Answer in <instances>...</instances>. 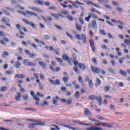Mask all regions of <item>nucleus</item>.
<instances>
[{
    "mask_svg": "<svg viewBox=\"0 0 130 130\" xmlns=\"http://www.w3.org/2000/svg\"><path fill=\"white\" fill-rule=\"evenodd\" d=\"M90 12L91 13H96V14H99V15H101V12H100V11H98L95 9V8H92L91 9H90Z\"/></svg>",
    "mask_w": 130,
    "mask_h": 130,
    "instance_id": "nucleus-17",
    "label": "nucleus"
},
{
    "mask_svg": "<svg viewBox=\"0 0 130 130\" xmlns=\"http://www.w3.org/2000/svg\"><path fill=\"white\" fill-rule=\"evenodd\" d=\"M78 81L82 86H84V81H83V79L82 78V76H79L78 77Z\"/></svg>",
    "mask_w": 130,
    "mask_h": 130,
    "instance_id": "nucleus-32",
    "label": "nucleus"
},
{
    "mask_svg": "<svg viewBox=\"0 0 130 130\" xmlns=\"http://www.w3.org/2000/svg\"><path fill=\"white\" fill-rule=\"evenodd\" d=\"M33 3L35 5H40V6L44 5V1L41 0H34Z\"/></svg>",
    "mask_w": 130,
    "mask_h": 130,
    "instance_id": "nucleus-9",
    "label": "nucleus"
},
{
    "mask_svg": "<svg viewBox=\"0 0 130 130\" xmlns=\"http://www.w3.org/2000/svg\"><path fill=\"white\" fill-rule=\"evenodd\" d=\"M15 79H17L18 78V79H24L25 78V76L23 74H16L14 76Z\"/></svg>",
    "mask_w": 130,
    "mask_h": 130,
    "instance_id": "nucleus-20",
    "label": "nucleus"
},
{
    "mask_svg": "<svg viewBox=\"0 0 130 130\" xmlns=\"http://www.w3.org/2000/svg\"><path fill=\"white\" fill-rule=\"evenodd\" d=\"M102 126H106L107 127H111V126H109V124L105 123H102Z\"/></svg>",
    "mask_w": 130,
    "mask_h": 130,
    "instance_id": "nucleus-55",
    "label": "nucleus"
},
{
    "mask_svg": "<svg viewBox=\"0 0 130 130\" xmlns=\"http://www.w3.org/2000/svg\"><path fill=\"white\" fill-rule=\"evenodd\" d=\"M85 20L87 21V22H90V19H91V15L89 14L88 17H85Z\"/></svg>",
    "mask_w": 130,
    "mask_h": 130,
    "instance_id": "nucleus-60",
    "label": "nucleus"
},
{
    "mask_svg": "<svg viewBox=\"0 0 130 130\" xmlns=\"http://www.w3.org/2000/svg\"><path fill=\"white\" fill-rule=\"evenodd\" d=\"M56 59L57 61H58V62H59L60 63H61V62H62V61H63L62 59H61L59 57H56Z\"/></svg>",
    "mask_w": 130,
    "mask_h": 130,
    "instance_id": "nucleus-56",
    "label": "nucleus"
},
{
    "mask_svg": "<svg viewBox=\"0 0 130 130\" xmlns=\"http://www.w3.org/2000/svg\"><path fill=\"white\" fill-rule=\"evenodd\" d=\"M48 81L49 82L52 84V85H55V81L54 80H52L51 79L49 78L48 79Z\"/></svg>",
    "mask_w": 130,
    "mask_h": 130,
    "instance_id": "nucleus-51",
    "label": "nucleus"
},
{
    "mask_svg": "<svg viewBox=\"0 0 130 130\" xmlns=\"http://www.w3.org/2000/svg\"><path fill=\"white\" fill-rule=\"evenodd\" d=\"M100 4H104V3H108L109 1L108 0H98Z\"/></svg>",
    "mask_w": 130,
    "mask_h": 130,
    "instance_id": "nucleus-45",
    "label": "nucleus"
},
{
    "mask_svg": "<svg viewBox=\"0 0 130 130\" xmlns=\"http://www.w3.org/2000/svg\"><path fill=\"white\" fill-rule=\"evenodd\" d=\"M27 14L29 16H35V17H37V13L28 10H26V12H22V15H23V16H26Z\"/></svg>",
    "mask_w": 130,
    "mask_h": 130,
    "instance_id": "nucleus-4",
    "label": "nucleus"
},
{
    "mask_svg": "<svg viewBox=\"0 0 130 130\" xmlns=\"http://www.w3.org/2000/svg\"><path fill=\"white\" fill-rule=\"evenodd\" d=\"M95 100H97L100 106L102 105V96H95Z\"/></svg>",
    "mask_w": 130,
    "mask_h": 130,
    "instance_id": "nucleus-10",
    "label": "nucleus"
},
{
    "mask_svg": "<svg viewBox=\"0 0 130 130\" xmlns=\"http://www.w3.org/2000/svg\"><path fill=\"white\" fill-rule=\"evenodd\" d=\"M29 57L30 58H35V57H36V54L35 53H30L29 55Z\"/></svg>",
    "mask_w": 130,
    "mask_h": 130,
    "instance_id": "nucleus-48",
    "label": "nucleus"
},
{
    "mask_svg": "<svg viewBox=\"0 0 130 130\" xmlns=\"http://www.w3.org/2000/svg\"><path fill=\"white\" fill-rule=\"evenodd\" d=\"M66 35H67V36L70 38V39H71V40H73V39H74V37H73V36H72V35H70V33L67 32Z\"/></svg>",
    "mask_w": 130,
    "mask_h": 130,
    "instance_id": "nucleus-47",
    "label": "nucleus"
},
{
    "mask_svg": "<svg viewBox=\"0 0 130 130\" xmlns=\"http://www.w3.org/2000/svg\"><path fill=\"white\" fill-rule=\"evenodd\" d=\"M14 66L15 68H16V69H19V68H20V67H21V63H20V62L19 61H16L14 63Z\"/></svg>",
    "mask_w": 130,
    "mask_h": 130,
    "instance_id": "nucleus-22",
    "label": "nucleus"
},
{
    "mask_svg": "<svg viewBox=\"0 0 130 130\" xmlns=\"http://www.w3.org/2000/svg\"><path fill=\"white\" fill-rule=\"evenodd\" d=\"M6 36V34L3 31H0V37H5Z\"/></svg>",
    "mask_w": 130,
    "mask_h": 130,
    "instance_id": "nucleus-50",
    "label": "nucleus"
},
{
    "mask_svg": "<svg viewBox=\"0 0 130 130\" xmlns=\"http://www.w3.org/2000/svg\"><path fill=\"white\" fill-rule=\"evenodd\" d=\"M23 64L27 67H35L36 66V64L34 62H29L28 59L23 60Z\"/></svg>",
    "mask_w": 130,
    "mask_h": 130,
    "instance_id": "nucleus-3",
    "label": "nucleus"
},
{
    "mask_svg": "<svg viewBox=\"0 0 130 130\" xmlns=\"http://www.w3.org/2000/svg\"><path fill=\"white\" fill-rule=\"evenodd\" d=\"M16 27L17 29H18V30H21V29H22V26H21L20 24H17L16 25Z\"/></svg>",
    "mask_w": 130,
    "mask_h": 130,
    "instance_id": "nucleus-61",
    "label": "nucleus"
},
{
    "mask_svg": "<svg viewBox=\"0 0 130 130\" xmlns=\"http://www.w3.org/2000/svg\"><path fill=\"white\" fill-rule=\"evenodd\" d=\"M73 85L75 86V89H80V85L77 84V81H74L72 82Z\"/></svg>",
    "mask_w": 130,
    "mask_h": 130,
    "instance_id": "nucleus-27",
    "label": "nucleus"
},
{
    "mask_svg": "<svg viewBox=\"0 0 130 130\" xmlns=\"http://www.w3.org/2000/svg\"><path fill=\"white\" fill-rule=\"evenodd\" d=\"M9 90L8 86H3L0 88V92H6Z\"/></svg>",
    "mask_w": 130,
    "mask_h": 130,
    "instance_id": "nucleus-21",
    "label": "nucleus"
},
{
    "mask_svg": "<svg viewBox=\"0 0 130 130\" xmlns=\"http://www.w3.org/2000/svg\"><path fill=\"white\" fill-rule=\"evenodd\" d=\"M6 75H12L14 74V72H13V71H6Z\"/></svg>",
    "mask_w": 130,
    "mask_h": 130,
    "instance_id": "nucleus-62",
    "label": "nucleus"
},
{
    "mask_svg": "<svg viewBox=\"0 0 130 130\" xmlns=\"http://www.w3.org/2000/svg\"><path fill=\"white\" fill-rule=\"evenodd\" d=\"M55 85H60V81L59 79H56L55 81Z\"/></svg>",
    "mask_w": 130,
    "mask_h": 130,
    "instance_id": "nucleus-53",
    "label": "nucleus"
},
{
    "mask_svg": "<svg viewBox=\"0 0 130 130\" xmlns=\"http://www.w3.org/2000/svg\"><path fill=\"white\" fill-rule=\"evenodd\" d=\"M88 85H89V88H93V81H92V80H89Z\"/></svg>",
    "mask_w": 130,
    "mask_h": 130,
    "instance_id": "nucleus-38",
    "label": "nucleus"
},
{
    "mask_svg": "<svg viewBox=\"0 0 130 130\" xmlns=\"http://www.w3.org/2000/svg\"><path fill=\"white\" fill-rule=\"evenodd\" d=\"M1 22H3V23H9L10 22V19L8 17H4L2 20Z\"/></svg>",
    "mask_w": 130,
    "mask_h": 130,
    "instance_id": "nucleus-16",
    "label": "nucleus"
},
{
    "mask_svg": "<svg viewBox=\"0 0 130 130\" xmlns=\"http://www.w3.org/2000/svg\"><path fill=\"white\" fill-rule=\"evenodd\" d=\"M30 95L31 96H33V98L35 100H36V101H40V99L39 98H37V96L36 94H34V91H30Z\"/></svg>",
    "mask_w": 130,
    "mask_h": 130,
    "instance_id": "nucleus-14",
    "label": "nucleus"
},
{
    "mask_svg": "<svg viewBox=\"0 0 130 130\" xmlns=\"http://www.w3.org/2000/svg\"><path fill=\"white\" fill-rule=\"evenodd\" d=\"M75 38H77L78 40H82L83 44L87 43V37H86V36L84 34H81V35L77 34L75 36Z\"/></svg>",
    "mask_w": 130,
    "mask_h": 130,
    "instance_id": "nucleus-2",
    "label": "nucleus"
},
{
    "mask_svg": "<svg viewBox=\"0 0 130 130\" xmlns=\"http://www.w3.org/2000/svg\"><path fill=\"white\" fill-rule=\"evenodd\" d=\"M33 122L36 123H35L36 125H44V124H43L41 121L35 120Z\"/></svg>",
    "mask_w": 130,
    "mask_h": 130,
    "instance_id": "nucleus-23",
    "label": "nucleus"
},
{
    "mask_svg": "<svg viewBox=\"0 0 130 130\" xmlns=\"http://www.w3.org/2000/svg\"><path fill=\"white\" fill-rule=\"evenodd\" d=\"M89 15H90V17H92L93 19H98V16L93 13L91 12L88 13Z\"/></svg>",
    "mask_w": 130,
    "mask_h": 130,
    "instance_id": "nucleus-31",
    "label": "nucleus"
},
{
    "mask_svg": "<svg viewBox=\"0 0 130 130\" xmlns=\"http://www.w3.org/2000/svg\"><path fill=\"white\" fill-rule=\"evenodd\" d=\"M28 9L29 10H31V11H35V12H37V13H43V11L41 10L40 8H38L35 7H29Z\"/></svg>",
    "mask_w": 130,
    "mask_h": 130,
    "instance_id": "nucleus-7",
    "label": "nucleus"
},
{
    "mask_svg": "<svg viewBox=\"0 0 130 130\" xmlns=\"http://www.w3.org/2000/svg\"><path fill=\"white\" fill-rule=\"evenodd\" d=\"M62 58L64 60H69V59H70V57H69V56H68V55L67 54H63L62 55Z\"/></svg>",
    "mask_w": 130,
    "mask_h": 130,
    "instance_id": "nucleus-29",
    "label": "nucleus"
},
{
    "mask_svg": "<svg viewBox=\"0 0 130 130\" xmlns=\"http://www.w3.org/2000/svg\"><path fill=\"white\" fill-rule=\"evenodd\" d=\"M50 70H51V71H52V72H53L54 73H57V72H58L59 71H60V68L59 67H56L55 68V69H54V68H53V67H52V66H50Z\"/></svg>",
    "mask_w": 130,
    "mask_h": 130,
    "instance_id": "nucleus-13",
    "label": "nucleus"
},
{
    "mask_svg": "<svg viewBox=\"0 0 130 130\" xmlns=\"http://www.w3.org/2000/svg\"><path fill=\"white\" fill-rule=\"evenodd\" d=\"M22 21L23 22H24V23L26 24V25H29V26H31V27H32V28H35V29H36V26H35V24L33 23V22H30V21H29V20L25 19H22Z\"/></svg>",
    "mask_w": 130,
    "mask_h": 130,
    "instance_id": "nucleus-6",
    "label": "nucleus"
},
{
    "mask_svg": "<svg viewBox=\"0 0 130 130\" xmlns=\"http://www.w3.org/2000/svg\"><path fill=\"white\" fill-rule=\"evenodd\" d=\"M9 52L7 51L3 52V54H2V57H5V56H9Z\"/></svg>",
    "mask_w": 130,
    "mask_h": 130,
    "instance_id": "nucleus-40",
    "label": "nucleus"
},
{
    "mask_svg": "<svg viewBox=\"0 0 130 130\" xmlns=\"http://www.w3.org/2000/svg\"><path fill=\"white\" fill-rule=\"evenodd\" d=\"M23 100H28V94H24L23 95Z\"/></svg>",
    "mask_w": 130,
    "mask_h": 130,
    "instance_id": "nucleus-64",
    "label": "nucleus"
},
{
    "mask_svg": "<svg viewBox=\"0 0 130 130\" xmlns=\"http://www.w3.org/2000/svg\"><path fill=\"white\" fill-rule=\"evenodd\" d=\"M42 18L45 22H47L48 21H52V18L50 17V16H47V18H46L44 16H42Z\"/></svg>",
    "mask_w": 130,
    "mask_h": 130,
    "instance_id": "nucleus-18",
    "label": "nucleus"
},
{
    "mask_svg": "<svg viewBox=\"0 0 130 130\" xmlns=\"http://www.w3.org/2000/svg\"><path fill=\"white\" fill-rule=\"evenodd\" d=\"M116 10L119 13H123V10L122 9H121V8L117 7Z\"/></svg>",
    "mask_w": 130,
    "mask_h": 130,
    "instance_id": "nucleus-49",
    "label": "nucleus"
},
{
    "mask_svg": "<svg viewBox=\"0 0 130 130\" xmlns=\"http://www.w3.org/2000/svg\"><path fill=\"white\" fill-rule=\"evenodd\" d=\"M72 103H73V99H68L67 101H66L67 105H71Z\"/></svg>",
    "mask_w": 130,
    "mask_h": 130,
    "instance_id": "nucleus-33",
    "label": "nucleus"
},
{
    "mask_svg": "<svg viewBox=\"0 0 130 130\" xmlns=\"http://www.w3.org/2000/svg\"><path fill=\"white\" fill-rule=\"evenodd\" d=\"M88 100H91V101L96 100V95H90L88 97Z\"/></svg>",
    "mask_w": 130,
    "mask_h": 130,
    "instance_id": "nucleus-30",
    "label": "nucleus"
},
{
    "mask_svg": "<svg viewBox=\"0 0 130 130\" xmlns=\"http://www.w3.org/2000/svg\"><path fill=\"white\" fill-rule=\"evenodd\" d=\"M6 10H8V11H9L10 12H14V9L11 8V7H6Z\"/></svg>",
    "mask_w": 130,
    "mask_h": 130,
    "instance_id": "nucleus-63",
    "label": "nucleus"
},
{
    "mask_svg": "<svg viewBox=\"0 0 130 130\" xmlns=\"http://www.w3.org/2000/svg\"><path fill=\"white\" fill-rule=\"evenodd\" d=\"M78 66H79L80 70H82L83 71H85V70L87 69V67L84 63H79Z\"/></svg>",
    "mask_w": 130,
    "mask_h": 130,
    "instance_id": "nucleus-12",
    "label": "nucleus"
},
{
    "mask_svg": "<svg viewBox=\"0 0 130 130\" xmlns=\"http://www.w3.org/2000/svg\"><path fill=\"white\" fill-rule=\"evenodd\" d=\"M49 49L50 51H54V52H55V49H54V48H53V47L52 46H50V47H48V46H45V49Z\"/></svg>",
    "mask_w": 130,
    "mask_h": 130,
    "instance_id": "nucleus-26",
    "label": "nucleus"
},
{
    "mask_svg": "<svg viewBox=\"0 0 130 130\" xmlns=\"http://www.w3.org/2000/svg\"><path fill=\"white\" fill-rule=\"evenodd\" d=\"M100 32L101 33V34H102V35H104V36L106 35V34H105V31H104V30L103 29H100Z\"/></svg>",
    "mask_w": 130,
    "mask_h": 130,
    "instance_id": "nucleus-59",
    "label": "nucleus"
},
{
    "mask_svg": "<svg viewBox=\"0 0 130 130\" xmlns=\"http://www.w3.org/2000/svg\"><path fill=\"white\" fill-rule=\"evenodd\" d=\"M87 130H104L101 127H91L87 128Z\"/></svg>",
    "mask_w": 130,
    "mask_h": 130,
    "instance_id": "nucleus-25",
    "label": "nucleus"
},
{
    "mask_svg": "<svg viewBox=\"0 0 130 130\" xmlns=\"http://www.w3.org/2000/svg\"><path fill=\"white\" fill-rule=\"evenodd\" d=\"M50 15H51V17H53V18H55V19H56V20L59 19V18L58 17V15H57L55 14H53V13H50Z\"/></svg>",
    "mask_w": 130,
    "mask_h": 130,
    "instance_id": "nucleus-35",
    "label": "nucleus"
},
{
    "mask_svg": "<svg viewBox=\"0 0 130 130\" xmlns=\"http://www.w3.org/2000/svg\"><path fill=\"white\" fill-rule=\"evenodd\" d=\"M91 60L95 64H97V63H98L97 62V59H96V58H92Z\"/></svg>",
    "mask_w": 130,
    "mask_h": 130,
    "instance_id": "nucleus-54",
    "label": "nucleus"
},
{
    "mask_svg": "<svg viewBox=\"0 0 130 130\" xmlns=\"http://www.w3.org/2000/svg\"><path fill=\"white\" fill-rule=\"evenodd\" d=\"M69 80H70V78L69 77H64L62 78L63 82H64V83H65L66 84L68 83V81H69Z\"/></svg>",
    "mask_w": 130,
    "mask_h": 130,
    "instance_id": "nucleus-37",
    "label": "nucleus"
},
{
    "mask_svg": "<svg viewBox=\"0 0 130 130\" xmlns=\"http://www.w3.org/2000/svg\"><path fill=\"white\" fill-rule=\"evenodd\" d=\"M89 44L90 45V47L94 53H95L96 51V46H95V43L93 40H89Z\"/></svg>",
    "mask_w": 130,
    "mask_h": 130,
    "instance_id": "nucleus-5",
    "label": "nucleus"
},
{
    "mask_svg": "<svg viewBox=\"0 0 130 130\" xmlns=\"http://www.w3.org/2000/svg\"><path fill=\"white\" fill-rule=\"evenodd\" d=\"M104 90L106 92H108V91H109V90H110V86H107L105 87Z\"/></svg>",
    "mask_w": 130,
    "mask_h": 130,
    "instance_id": "nucleus-58",
    "label": "nucleus"
},
{
    "mask_svg": "<svg viewBox=\"0 0 130 130\" xmlns=\"http://www.w3.org/2000/svg\"><path fill=\"white\" fill-rule=\"evenodd\" d=\"M67 19L69 20V21H71V22H73L74 21V18L73 17L71 16L70 15H67L66 16Z\"/></svg>",
    "mask_w": 130,
    "mask_h": 130,
    "instance_id": "nucleus-39",
    "label": "nucleus"
},
{
    "mask_svg": "<svg viewBox=\"0 0 130 130\" xmlns=\"http://www.w3.org/2000/svg\"><path fill=\"white\" fill-rule=\"evenodd\" d=\"M119 73L120 74V75H121L122 76H123L124 77H126V72L125 71H123L122 70H120L119 71Z\"/></svg>",
    "mask_w": 130,
    "mask_h": 130,
    "instance_id": "nucleus-34",
    "label": "nucleus"
},
{
    "mask_svg": "<svg viewBox=\"0 0 130 130\" xmlns=\"http://www.w3.org/2000/svg\"><path fill=\"white\" fill-rule=\"evenodd\" d=\"M124 44H126V45H130V39L129 40H127V39H125L124 40Z\"/></svg>",
    "mask_w": 130,
    "mask_h": 130,
    "instance_id": "nucleus-42",
    "label": "nucleus"
},
{
    "mask_svg": "<svg viewBox=\"0 0 130 130\" xmlns=\"http://www.w3.org/2000/svg\"><path fill=\"white\" fill-rule=\"evenodd\" d=\"M84 114L86 115L87 116H89V115H91L92 114V113L90 112V110L89 109L85 108H84Z\"/></svg>",
    "mask_w": 130,
    "mask_h": 130,
    "instance_id": "nucleus-11",
    "label": "nucleus"
},
{
    "mask_svg": "<svg viewBox=\"0 0 130 130\" xmlns=\"http://www.w3.org/2000/svg\"><path fill=\"white\" fill-rule=\"evenodd\" d=\"M109 72L113 75H115V71L113 70L112 68H109Z\"/></svg>",
    "mask_w": 130,
    "mask_h": 130,
    "instance_id": "nucleus-52",
    "label": "nucleus"
},
{
    "mask_svg": "<svg viewBox=\"0 0 130 130\" xmlns=\"http://www.w3.org/2000/svg\"><path fill=\"white\" fill-rule=\"evenodd\" d=\"M16 95H17L15 96V99L16 101H19V100L21 99V97H22V94H21L20 92H17Z\"/></svg>",
    "mask_w": 130,
    "mask_h": 130,
    "instance_id": "nucleus-15",
    "label": "nucleus"
},
{
    "mask_svg": "<svg viewBox=\"0 0 130 130\" xmlns=\"http://www.w3.org/2000/svg\"><path fill=\"white\" fill-rule=\"evenodd\" d=\"M96 82L98 85H99V86H100V85H101V84H102V81H101L100 80V79L98 78H96Z\"/></svg>",
    "mask_w": 130,
    "mask_h": 130,
    "instance_id": "nucleus-43",
    "label": "nucleus"
},
{
    "mask_svg": "<svg viewBox=\"0 0 130 130\" xmlns=\"http://www.w3.org/2000/svg\"><path fill=\"white\" fill-rule=\"evenodd\" d=\"M39 64H40V66H41V67H42L44 70H46V64H45V63L43 61H39Z\"/></svg>",
    "mask_w": 130,
    "mask_h": 130,
    "instance_id": "nucleus-19",
    "label": "nucleus"
},
{
    "mask_svg": "<svg viewBox=\"0 0 130 130\" xmlns=\"http://www.w3.org/2000/svg\"><path fill=\"white\" fill-rule=\"evenodd\" d=\"M97 21L96 20H93L91 22V27L92 28L93 30L94 31H97Z\"/></svg>",
    "mask_w": 130,
    "mask_h": 130,
    "instance_id": "nucleus-8",
    "label": "nucleus"
},
{
    "mask_svg": "<svg viewBox=\"0 0 130 130\" xmlns=\"http://www.w3.org/2000/svg\"><path fill=\"white\" fill-rule=\"evenodd\" d=\"M35 41L37 42V43H41L43 45H45V43L42 41H40L37 39H35Z\"/></svg>",
    "mask_w": 130,
    "mask_h": 130,
    "instance_id": "nucleus-36",
    "label": "nucleus"
},
{
    "mask_svg": "<svg viewBox=\"0 0 130 130\" xmlns=\"http://www.w3.org/2000/svg\"><path fill=\"white\" fill-rule=\"evenodd\" d=\"M44 40H49L50 39V36L49 35H46L44 36Z\"/></svg>",
    "mask_w": 130,
    "mask_h": 130,
    "instance_id": "nucleus-46",
    "label": "nucleus"
},
{
    "mask_svg": "<svg viewBox=\"0 0 130 130\" xmlns=\"http://www.w3.org/2000/svg\"><path fill=\"white\" fill-rule=\"evenodd\" d=\"M90 70L92 72L93 74H102L103 75H105V71L103 69H100L97 67H93V66H90Z\"/></svg>",
    "mask_w": 130,
    "mask_h": 130,
    "instance_id": "nucleus-1",
    "label": "nucleus"
},
{
    "mask_svg": "<svg viewBox=\"0 0 130 130\" xmlns=\"http://www.w3.org/2000/svg\"><path fill=\"white\" fill-rule=\"evenodd\" d=\"M52 126L53 127L50 128L51 130H56V129L60 130V128H59V127L58 126L56 125L53 124V125H52ZM53 127H55V128H54Z\"/></svg>",
    "mask_w": 130,
    "mask_h": 130,
    "instance_id": "nucleus-28",
    "label": "nucleus"
},
{
    "mask_svg": "<svg viewBox=\"0 0 130 130\" xmlns=\"http://www.w3.org/2000/svg\"><path fill=\"white\" fill-rule=\"evenodd\" d=\"M35 126H36V124L35 123H30L28 125L29 128H34Z\"/></svg>",
    "mask_w": 130,
    "mask_h": 130,
    "instance_id": "nucleus-44",
    "label": "nucleus"
},
{
    "mask_svg": "<svg viewBox=\"0 0 130 130\" xmlns=\"http://www.w3.org/2000/svg\"><path fill=\"white\" fill-rule=\"evenodd\" d=\"M76 28L78 31H82V26L79 24L76 23L75 24Z\"/></svg>",
    "mask_w": 130,
    "mask_h": 130,
    "instance_id": "nucleus-24",
    "label": "nucleus"
},
{
    "mask_svg": "<svg viewBox=\"0 0 130 130\" xmlns=\"http://www.w3.org/2000/svg\"><path fill=\"white\" fill-rule=\"evenodd\" d=\"M86 92H87V89H86V88H84V89H81L80 90L81 94H85V93H86Z\"/></svg>",
    "mask_w": 130,
    "mask_h": 130,
    "instance_id": "nucleus-57",
    "label": "nucleus"
},
{
    "mask_svg": "<svg viewBox=\"0 0 130 130\" xmlns=\"http://www.w3.org/2000/svg\"><path fill=\"white\" fill-rule=\"evenodd\" d=\"M73 70L75 72V73H76V74L80 75V71L79 70V69H78L77 67H74Z\"/></svg>",
    "mask_w": 130,
    "mask_h": 130,
    "instance_id": "nucleus-41",
    "label": "nucleus"
}]
</instances>
